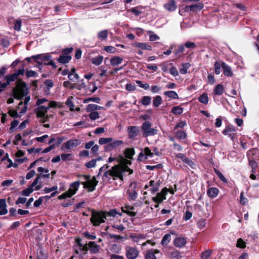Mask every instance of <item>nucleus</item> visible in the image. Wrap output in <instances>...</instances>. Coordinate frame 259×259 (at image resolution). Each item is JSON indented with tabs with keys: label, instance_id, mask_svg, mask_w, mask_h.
<instances>
[{
	"label": "nucleus",
	"instance_id": "obj_1",
	"mask_svg": "<svg viewBox=\"0 0 259 259\" xmlns=\"http://www.w3.org/2000/svg\"><path fill=\"white\" fill-rule=\"evenodd\" d=\"M132 163L130 159H124L122 162L112 166L109 170L104 172L102 178L103 181L111 183V180H119L123 182L126 172L128 173V175H132L134 172V170L128 166Z\"/></svg>",
	"mask_w": 259,
	"mask_h": 259
},
{
	"label": "nucleus",
	"instance_id": "obj_2",
	"mask_svg": "<svg viewBox=\"0 0 259 259\" xmlns=\"http://www.w3.org/2000/svg\"><path fill=\"white\" fill-rule=\"evenodd\" d=\"M29 93V88L26 83L22 79L16 82V86L13 89V96L17 100H21L26 96Z\"/></svg>",
	"mask_w": 259,
	"mask_h": 259
},
{
	"label": "nucleus",
	"instance_id": "obj_3",
	"mask_svg": "<svg viewBox=\"0 0 259 259\" xmlns=\"http://www.w3.org/2000/svg\"><path fill=\"white\" fill-rule=\"evenodd\" d=\"M77 177L82 178L84 181H81V184L83 185L84 189H87L89 192H93L96 189V187L98 184V181L95 176H93L91 179V176L87 175H78Z\"/></svg>",
	"mask_w": 259,
	"mask_h": 259
},
{
	"label": "nucleus",
	"instance_id": "obj_4",
	"mask_svg": "<svg viewBox=\"0 0 259 259\" xmlns=\"http://www.w3.org/2000/svg\"><path fill=\"white\" fill-rule=\"evenodd\" d=\"M214 73L219 75L221 73V68L223 69V74L225 76L232 77L233 72L231 67L225 62L216 61L214 63Z\"/></svg>",
	"mask_w": 259,
	"mask_h": 259
},
{
	"label": "nucleus",
	"instance_id": "obj_5",
	"mask_svg": "<svg viewBox=\"0 0 259 259\" xmlns=\"http://www.w3.org/2000/svg\"><path fill=\"white\" fill-rule=\"evenodd\" d=\"M106 219L104 211L92 210V215L90 221L94 226H99L101 224L105 222Z\"/></svg>",
	"mask_w": 259,
	"mask_h": 259
},
{
	"label": "nucleus",
	"instance_id": "obj_6",
	"mask_svg": "<svg viewBox=\"0 0 259 259\" xmlns=\"http://www.w3.org/2000/svg\"><path fill=\"white\" fill-rule=\"evenodd\" d=\"M46 101H47V100L43 98L38 99L36 102V105L38 106V107L35 109V112L37 117L41 118L42 119H45L46 118H48V116L47 114V113L48 112V110L49 109V106L48 107L40 106L41 104Z\"/></svg>",
	"mask_w": 259,
	"mask_h": 259
},
{
	"label": "nucleus",
	"instance_id": "obj_7",
	"mask_svg": "<svg viewBox=\"0 0 259 259\" xmlns=\"http://www.w3.org/2000/svg\"><path fill=\"white\" fill-rule=\"evenodd\" d=\"M151 123L149 121H146L142 123L141 128L143 131V136L144 137L157 134V130L156 128H151Z\"/></svg>",
	"mask_w": 259,
	"mask_h": 259
},
{
	"label": "nucleus",
	"instance_id": "obj_8",
	"mask_svg": "<svg viewBox=\"0 0 259 259\" xmlns=\"http://www.w3.org/2000/svg\"><path fill=\"white\" fill-rule=\"evenodd\" d=\"M137 185L136 182H132L129 185L128 189L126 192L129 200L135 201L138 197V193L136 190Z\"/></svg>",
	"mask_w": 259,
	"mask_h": 259
},
{
	"label": "nucleus",
	"instance_id": "obj_9",
	"mask_svg": "<svg viewBox=\"0 0 259 259\" xmlns=\"http://www.w3.org/2000/svg\"><path fill=\"white\" fill-rule=\"evenodd\" d=\"M125 250V256L127 259H136L139 254L138 249L135 247L126 246Z\"/></svg>",
	"mask_w": 259,
	"mask_h": 259
},
{
	"label": "nucleus",
	"instance_id": "obj_10",
	"mask_svg": "<svg viewBox=\"0 0 259 259\" xmlns=\"http://www.w3.org/2000/svg\"><path fill=\"white\" fill-rule=\"evenodd\" d=\"M128 138L130 140H135L139 135L140 130L138 126L131 125L127 127Z\"/></svg>",
	"mask_w": 259,
	"mask_h": 259
},
{
	"label": "nucleus",
	"instance_id": "obj_11",
	"mask_svg": "<svg viewBox=\"0 0 259 259\" xmlns=\"http://www.w3.org/2000/svg\"><path fill=\"white\" fill-rule=\"evenodd\" d=\"M204 7L203 4L198 3L190 6H186L184 8V11L186 12H197L201 10Z\"/></svg>",
	"mask_w": 259,
	"mask_h": 259
},
{
	"label": "nucleus",
	"instance_id": "obj_12",
	"mask_svg": "<svg viewBox=\"0 0 259 259\" xmlns=\"http://www.w3.org/2000/svg\"><path fill=\"white\" fill-rule=\"evenodd\" d=\"M64 138L57 137L56 138L51 137L50 138V151L56 147H59L62 143Z\"/></svg>",
	"mask_w": 259,
	"mask_h": 259
},
{
	"label": "nucleus",
	"instance_id": "obj_13",
	"mask_svg": "<svg viewBox=\"0 0 259 259\" xmlns=\"http://www.w3.org/2000/svg\"><path fill=\"white\" fill-rule=\"evenodd\" d=\"M207 183L209 184V182L208 181ZM209 186V185H208ZM219 190L216 187H209L208 186V189L207 190V195L211 198H215L219 194Z\"/></svg>",
	"mask_w": 259,
	"mask_h": 259
},
{
	"label": "nucleus",
	"instance_id": "obj_14",
	"mask_svg": "<svg viewBox=\"0 0 259 259\" xmlns=\"http://www.w3.org/2000/svg\"><path fill=\"white\" fill-rule=\"evenodd\" d=\"M88 246L90 253L92 254H96L100 250V246L94 241H90L88 243Z\"/></svg>",
	"mask_w": 259,
	"mask_h": 259
},
{
	"label": "nucleus",
	"instance_id": "obj_15",
	"mask_svg": "<svg viewBox=\"0 0 259 259\" xmlns=\"http://www.w3.org/2000/svg\"><path fill=\"white\" fill-rule=\"evenodd\" d=\"M32 58L38 63H41L42 62L49 60V55L47 54H38L37 55L32 56Z\"/></svg>",
	"mask_w": 259,
	"mask_h": 259
},
{
	"label": "nucleus",
	"instance_id": "obj_16",
	"mask_svg": "<svg viewBox=\"0 0 259 259\" xmlns=\"http://www.w3.org/2000/svg\"><path fill=\"white\" fill-rule=\"evenodd\" d=\"M187 243V240L186 238L179 237L176 238L174 241V244L177 247H182L185 245Z\"/></svg>",
	"mask_w": 259,
	"mask_h": 259
},
{
	"label": "nucleus",
	"instance_id": "obj_17",
	"mask_svg": "<svg viewBox=\"0 0 259 259\" xmlns=\"http://www.w3.org/2000/svg\"><path fill=\"white\" fill-rule=\"evenodd\" d=\"M79 140L71 139L64 143L63 145L67 149H70L71 148L76 147L78 145H79Z\"/></svg>",
	"mask_w": 259,
	"mask_h": 259
},
{
	"label": "nucleus",
	"instance_id": "obj_18",
	"mask_svg": "<svg viewBox=\"0 0 259 259\" xmlns=\"http://www.w3.org/2000/svg\"><path fill=\"white\" fill-rule=\"evenodd\" d=\"M165 9L168 11L172 12L176 10L177 5L175 0H169L168 2L164 5Z\"/></svg>",
	"mask_w": 259,
	"mask_h": 259
},
{
	"label": "nucleus",
	"instance_id": "obj_19",
	"mask_svg": "<svg viewBox=\"0 0 259 259\" xmlns=\"http://www.w3.org/2000/svg\"><path fill=\"white\" fill-rule=\"evenodd\" d=\"M160 251L158 249L148 250L145 255V259H156L155 254L159 253Z\"/></svg>",
	"mask_w": 259,
	"mask_h": 259
},
{
	"label": "nucleus",
	"instance_id": "obj_20",
	"mask_svg": "<svg viewBox=\"0 0 259 259\" xmlns=\"http://www.w3.org/2000/svg\"><path fill=\"white\" fill-rule=\"evenodd\" d=\"M6 200L5 199H0V215L6 214L8 213Z\"/></svg>",
	"mask_w": 259,
	"mask_h": 259
},
{
	"label": "nucleus",
	"instance_id": "obj_21",
	"mask_svg": "<svg viewBox=\"0 0 259 259\" xmlns=\"http://www.w3.org/2000/svg\"><path fill=\"white\" fill-rule=\"evenodd\" d=\"M81 182L77 181L74 182L70 185L68 190H70L73 195H75L76 192L78 191Z\"/></svg>",
	"mask_w": 259,
	"mask_h": 259
},
{
	"label": "nucleus",
	"instance_id": "obj_22",
	"mask_svg": "<svg viewBox=\"0 0 259 259\" xmlns=\"http://www.w3.org/2000/svg\"><path fill=\"white\" fill-rule=\"evenodd\" d=\"M125 157L128 159H132L133 156L135 154L134 148H126L123 152Z\"/></svg>",
	"mask_w": 259,
	"mask_h": 259
},
{
	"label": "nucleus",
	"instance_id": "obj_23",
	"mask_svg": "<svg viewBox=\"0 0 259 259\" xmlns=\"http://www.w3.org/2000/svg\"><path fill=\"white\" fill-rule=\"evenodd\" d=\"M185 50L184 46L183 44L179 45L178 48L174 51L175 55L177 58H180L182 57V54H183Z\"/></svg>",
	"mask_w": 259,
	"mask_h": 259
},
{
	"label": "nucleus",
	"instance_id": "obj_24",
	"mask_svg": "<svg viewBox=\"0 0 259 259\" xmlns=\"http://www.w3.org/2000/svg\"><path fill=\"white\" fill-rule=\"evenodd\" d=\"M103 109V107L94 104H90L87 105L86 111L89 112L92 111H96V110H100Z\"/></svg>",
	"mask_w": 259,
	"mask_h": 259
},
{
	"label": "nucleus",
	"instance_id": "obj_25",
	"mask_svg": "<svg viewBox=\"0 0 259 259\" xmlns=\"http://www.w3.org/2000/svg\"><path fill=\"white\" fill-rule=\"evenodd\" d=\"M257 150L256 148H251L247 152V157L248 159H255Z\"/></svg>",
	"mask_w": 259,
	"mask_h": 259
},
{
	"label": "nucleus",
	"instance_id": "obj_26",
	"mask_svg": "<svg viewBox=\"0 0 259 259\" xmlns=\"http://www.w3.org/2000/svg\"><path fill=\"white\" fill-rule=\"evenodd\" d=\"M123 61V58L119 56H114L110 59V64L112 66H116Z\"/></svg>",
	"mask_w": 259,
	"mask_h": 259
},
{
	"label": "nucleus",
	"instance_id": "obj_27",
	"mask_svg": "<svg viewBox=\"0 0 259 259\" xmlns=\"http://www.w3.org/2000/svg\"><path fill=\"white\" fill-rule=\"evenodd\" d=\"M224 91V86L222 84L219 83L214 87L213 89V94L215 95L221 96L223 94Z\"/></svg>",
	"mask_w": 259,
	"mask_h": 259
},
{
	"label": "nucleus",
	"instance_id": "obj_28",
	"mask_svg": "<svg viewBox=\"0 0 259 259\" xmlns=\"http://www.w3.org/2000/svg\"><path fill=\"white\" fill-rule=\"evenodd\" d=\"M135 47L140 48L142 50H146L149 51L152 50V47L145 42H136L135 44Z\"/></svg>",
	"mask_w": 259,
	"mask_h": 259
},
{
	"label": "nucleus",
	"instance_id": "obj_29",
	"mask_svg": "<svg viewBox=\"0 0 259 259\" xmlns=\"http://www.w3.org/2000/svg\"><path fill=\"white\" fill-rule=\"evenodd\" d=\"M71 59L72 56H65L61 54L57 60L59 63L64 64L68 63Z\"/></svg>",
	"mask_w": 259,
	"mask_h": 259
},
{
	"label": "nucleus",
	"instance_id": "obj_30",
	"mask_svg": "<svg viewBox=\"0 0 259 259\" xmlns=\"http://www.w3.org/2000/svg\"><path fill=\"white\" fill-rule=\"evenodd\" d=\"M164 95L168 98L172 99H178L179 96L178 94L174 91H168L164 92Z\"/></svg>",
	"mask_w": 259,
	"mask_h": 259
},
{
	"label": "nucleus",
	"instance_id": "obj_31",
	"mask_svg": "<svg viewBox=\"0 0 259 259\" xmlns=\"http://www.w3.org/2000/svg\"><path fill=\"white\" fill-rule=\"evenodd\" d=\"M166 199V196H163L162 194L158 193L155 197L152 198V200L157 204H160Z\"/></svg>",
	"mask_w": 259,
	"mask_h": 259
},
{
	"label": "nucleus",
	"instance_id": "obj_32",
	"mask_svg": "<svg viewBox=\"0 0 259 259\" xmlns=\"http://www.w3.org/2000/svg\"><path fill=\"white\" fill-rule=\"evenodd\" d=\"M70 190H67L65 192L63 193L61 195L58 196L57 198L59 200L66 199L67 198H70L74 195L70 192Z\"/></svg>",
	"mask_w": 259,
	"mask_h": 259
},
{
	"label": "nucleus",
	"instance_id": "obj_33",
	"mask_svg": "<svg viewBox=\"0 0 259 259\" xmlns=\"http://www.w3.org/2000/svg\"><path fill=\"white\" fill-rule=\"evenodd\" d=\"M169 257L170 259H181L182 256L179 251L174 250L169 253Z\"/></svg>",
	"mask_w": 259,
	"mask_h": 259
},
{
	"label": "nucleus",
	"instance_id": "obj_34",
	"mask_svg": "<svg viewBox=\"0 0 259 259\" xmlns=\"http://www.w3.org/2000/svg\"><path fill=\"white\" fill-rule=\"evenodd\" d=\"M170 235L169 234H166L162 237L161 244H162V245L165 246L170 242Z\"/></svg>",
	"mask_w": 259,
	"mask_h": 259
},
{
	"label": "nucleus",
	"instance_id": "obj_35",
	"mask_svg": "<svg viewBox=\"0 0 259 259\" xmlns=\"http://www.w3.org/2000/svg\"><path fill=\"white\" fill-rule=\"evenodd\" d=\"M109 249L114 253H119L121 251V246L117 244H113L111 245Z\"/></svg>",
	"mask_w": 259,
	"mask_h": 259
},
{
	"label": "nucleus",
	"instance_id": "obj_36",
	"mask_svg": "<svg viewBox=\"0 0 259 259\" xmlns=\"http://www.w3.org/2000/svg\"><path fill=\"white\" fill-rule=\"evenodd\" d=\"M236 127L234 126L229 124L226 126L225 130L222 132V133L224 135H228L229 132H236Z\"/></svg>",
	"mask_w": 259,
	"mask_h": 259
},
{
	"label": "nucleus",
	"instance_id": "obj_37",
	"mask_svg": "<svg viewBox=\"0 0 259 259\" xmlns=\"http://www.w3.org/2000/svg\"><path fill=\"white\" fill-rule=\"evenodd\" d=\"M198 101L203 104H207L209 101L207 94L206 93H203L198 98Z\"/></svg>",
	"mask_w": 259,
	"mask_h": 259
},
{
	"label": "nucleus",
	"instance_id": "obj_38",
	"mask_svg": "<svg viewBox=\"0 0 259 259\" xmlns=\"http://www.w3.org/2000/svg\"><path fill=\"white\" fill-rule=\"evenodd\" d=\"M151 99L152 98L149 96H143L140 103L144 106H148L151 103Z\"/></svg>",
	"mask_w": 259,
	"mask_h": 259
},
{
	"label": "nucleus",
	"instance_id": "obj_39",
	"mask_svg": "<svg viewBox=\"0 0 259 259\" xmlns=\"http://www.w3.org/2000/svg\"><path fill=\"white\" fill-rule=\"evenodd\" d=\"M162 98L160 96L157 95L154 98L153 100V105L154 107H158L162 103Z\"/></svg>",
	"mask_w": 259,
	"mask_h": 259
},
{
	"label": "nucleus",
	"instance_id": "obj_40",
	"mask_svg": "<svg viewBox=\"0 0 259 259\" xmlns=\"http://www.w3.org/2000/svg\"><path fill=\"white\" fill-rule=\"evenodd\" d=\"M183 112V108L179 106H174L171 110V112L175 115H181Z\"/></svg>",
	"mask_w": 259,
	"mask_h": 259
},
{
	"label": "nucleus",
	"instance_id": "obj_41",
	"mask_svg": "<svg viewBox=\"0 0 259 259\" xmlns=\"http://www.w3.org/2000/svg\"><path fill=\"white\" fill-rule=\"evenodd\" d=\"M104 59L103 56L100 55L95 58H93L92 59V63L95 65L98 66L100 65Z\"/></svg>",
	"mask_w": 259,
	"mask_h": 259
},
{
	"label": "nucleus",
	"instance_id": "obj_42",
	"mask_svg": "<svg viewBox=\"0 0 259 259\" xmlns=\"http://www.w3.org/2000/svg\"><path fill=\"white\" fill-rule=\"evenodd\" d=\"M191 65L189 63H183L182 67L180 68V72L183 74L187 73L188 69L190 68Z\"/></svg>",
	"mask_w": 259,
	"mask_h": 259
},
{
	"label": "nucleus",
	"instance_id": "obj_43",
	"mask_svg": "<svg viewBox=\"0 0 259 259\" xmlns=\"http://www.w3.org/2000/svg\"><path fill=\"white\" fill-rule=\"evenodd\" d=\"M214 171L219 179L225 184H228V180L226 179L223 174L218 169L214 168Z\"/></svg>",
	"mask_w": 259,
	"mask_h": 259
},
{
	"label": "nucleus",
	"instance_id": "obj_44",
	"mask_svg": "<svg viewBox=\"0 0 259 259\" xmlns=\"http://www.w3.org/2000/svg\"><path fill=\"white\" fill-rule=\"evenodd\" d=\"M108 36V31L107 30H104L100 31L98 33V37L101 40H105L107 39Z\"/></svg>",
	"mask_w": 259,
	"mask_h": 259
},
{
	"label": "nucleus",
	"instance_id": "obj_45",
	"mask_svg": "<svg viewBox=\"0 0 259 259\" xmlns=\"http://www.w3.org/2000/svg\"><path fill=\"white\" fill-rule=\"evenodd\" d=\"M175 134L177 138L180 140H184L187 137V134L184 131H178L176 132Z\"/></svg>",
	"mask_w": 259,
	"mask_h": 259
},
{
	"label": "nucleus",
	"instance_id": "obj_46",
	"mask_svg": "<svg viewBox=\"0 0 259 259\" xmlns=\"http://www.w3.org/2000/svg\"><path fill=\"white\" fill-rule=\"evenodd\" d=\"M236 246L237 248L244 249L246 246V243L242 238H240L237 239Z\"/></svg>",
	"mask_w": 259,
	"mask_h": 259
},
{
	"label": "nucleus",
	"instance_id": "obj_47",
	"mask_svg": "<svg viewBox=\"0 0 259 259\" xmlns=\"http://www.w3.org/2000/svg\"><path fill=\"white\" fill-rule=\"evenodd\" d=\"M73 51V47L67 48L62 50L61 55L65 56H71L70 55Z\"/></svg>",
	"mask_w": 259,
	"mask_h": 259
},
{
	"label": "nucleus",
	"instance_id": "obj_48",
	"mask_svg": "<svg viewBox=\"0 0 259 259\" xmlns=\"http://www.w3.org/2000/svg\"><path fill=\"white\" fill-rule=\"evenodd\" d=\"M104 213L106 219H107V217H115L117 214H118L116 209H111L109 211H104Z\"/></svg>",
	"mask_w": 259,
	"mask_h": 259
},
{
	"label": "nucleus",
	"instance_id": "obj_49",
	"mask_svg": "<svg viewBox=\"0 0 259 259\" xmlns=\"http://www.w3.org/2000/svg\"><path fill=\"white\" fill-rule=\"evenodd\" d=\"M113 141L112 138H101L99 140V143L100 145H104L106 144H109Z\"/></svg>",
	"mask_w": 259,
	"mask_h": 259
},
{
	"label": "nucleus",
	"instance_id": "obj_50",
	"mask_svg": "<svg viewBox=\"0 0 259 259\" xmlns=\"http://www.w3.org/2000/svg\"><path fill=\"white\" fill-rule=\"evenodd\" d=\"M212 253V251L210 249L206 250L201 253V259H208Z\"/></svg>",
	"mask_w": 259,
	"mask_h": 259
},
{
	"label": "nucleus",
	"instance_id": "obj_51",
	"mask_svg": "<svg viewBox=\"0 0 259 259\" xmlns=\"http://www.w3.org/2000/svg\"><path fill=\"white\" fill-rule=\"evenodd\" d=\"M101 99L99 97H90L84 100L83 103H87L89 102H94L97 103H100Z\"/></svg>",
	"mask_w": 259,
	"mask_h": 259
},
{
	"label": "nucleus",
	"instance_id": "obj_52",
	"mask_svg": "<svg viewBox=\"0 0 259 259\" xmlns=\"http://www.w3.org/2000/svg\"><path fill=\"white\" fill-rule=\"evenodd\" d=\"M111 146L113 149V150L115 148H116L117 147L123 144V142L122 140H115L114 141H112L110 143Z\"/></svg>",
	"mask_w": 259,
	"mask_h": 259
},
{
	"label": "nucleus",
	"instance_id": "obj_53",
	"mask_svg": "<svg viewBox=\"0 0 259 259\" xmlns=\"http://www.w3.org/2000/svg\"><path fill=\"white\" fill-rule=\"evenodd\" d=\"M33 191V189L32 188V187L29 186L27 188L25 189V190H23L21 194V195L25 196H28Z\"/></svg>",
	"mask_w": 259,
	"mask_h": 259
},
{
	"label": "nucleus",
	"instance_id": "obj_54",
	"mask_svg": "<svg viewBox=\"0 0 259 259\" xmlns=\"http://www.w3.org/2000/svg\"><path fill=\"white\" fill-rule=\"evenodd\" d=\"M40 177H44V178H45V177H49V175H47V174H45V175L40 174V176H38V177H37L34 179V180L33 181V183L31 184V185L30 186V187H32V188H33V187L35 186L38 184V180H39V179H40Z\"/></svg>",
	"mask_w": 259,
	"mask_h": 259
},
{
	"label": "nucleus",
	"instance_id": "obj_55",
	"mask_svg": "<svg viewBox=\"0 0 259 259\" xmlns=\"http://www.w3.org/2000/svg\"><path fill=\"white\" fill-rule=\"evenodd\" d=\"M90 114L89 115L90 118L92 120H95L100 118L99 113L97 111H92L90 112Z\"/></svg>",
	"mask_w": 259,
	"mask_h": 259
},
{
	"label": "nucleus",
	"instance_id": "obj_56",
	"mask_svg": "<svg viewBox=\"0 0 259 259\" xmlns=\"http://www.w3.org/2000/svg\"><path fill=\"white\" fill-rule=\"evenodd\" d=\"M139 7H136L135 8H133L131 9L128 10V11L131 12L132 13L134 14L136 16H139L142 14V12L139 10Z\"/></svg>",
	"mask_w": 259,
	"mask_h": 259
},
{
	"label": "nucleus",
	"instance_id": "obj_57",
	"mask_svg": "<svg viewBox=\"0 0 259 259\" xmlns=\"http://www.w3.org/2000/svg\"><path fill=\"white\" fill-rule=\"evenodd\" d=\"M248 202V200L246 198L244 197V193L243 192H241L240 193V203L241 204L245 205H246Z\"/></svg>",
	"mask_w": 259,
	"mask_h": 259
},
{
	"label": "nucleus",
	"instance_id": "obj_58",
	"mask_svg": "<svg viewBox=\"0 0 259 259\" xmlns=\"http://www.w3.org/2000/svg\"><path fill=\"white\" fill-rule=\"evenodd\" d=\"M96 162L97 160L93 159L90 160V161L85 163V166L88 168L94 167L96 165Z\"/></svg>",
	"mask_w": 259,
	"mask_h": 259
},
{
	"label": "nucleus",
	"instance_id": "obj_59",
	"mask_svg": "<svg viewBox=\"0 0 259 259\" xmlns=\"http://www.w3.org/2000/svg\"><path fill=\"white\" fill-rule=\"evenodd\" d=\"M183 45L184 47L188 49H194L196 48V45L194 42L189 41L186 42Z\"/></svg>",
	"mask_w": 259,
	"mask_h": 259
},
{
	"label": "nucleus",
	"instance_id": "obj_60",
	"mask_svg": "<svg viewBox=\"0 0 259 259\" xmlns=\"http://www.w3.org/2000/svg\"><path fill=\"white\" fill-rule=\"evenodd\" d=\"M136 82L140 88H143L145 90H147L150 88V85L148 83H145L144 84L141 80H136Z\"/></svg>",
	"mask_w": 259,
	"mask_h": 259
},
{
	"label": "nucleus",
	"instance_id": "obj_61",
	"mask_svg": "<svg viewBox=\"0 0 259 259\" xmlns=\"http://www.w3.org/2000/svg\"><path fill=\"white\" fill-rule=\"evenodd\" d=\"M143 152L145 153L147 157H152L153 156L154 153H152L151 150L148 147H146L144 149Z\"/></svg>",
	"mask_w": 259,
	"mask_h": 259
},
{
	"label": "nucleus",
	"instance_id": "obj_62",
	"mask_svg": "<svg viewBox=\"0 0 259 259\" xmlns=\"http://www.w3.org/2000/svg\"><path fill=\"white\" fill-rule=\"evenodd\" d=\"M104 50L109 53H114L115 52L116 49L113 46H106L104 47Z\"/></svg>",
	"mask_w": 259,
	"mask_h": 259
},
{
	"label": "nucleus",
	"instance_id": "obj_63",
	"mask_svg": "<svg viewBox=\"0 0 259 259\" xmlns=\"http://www.w3.org/2000/svg\"><path fill=\"white\" fill-rule=\"evenodd\" d=\"M21 20H17L14 24V28L15 30L17 31H20L21 30Z\"/></svg>",
	"mask_w": 259,
	"mask_h": 259
},
{
	"label": "nucleus",
	"instance_id": "obj_64",
	"mask_svg": "<svg viewBox=\"0 0 259 259\" xmlns=\"http://www.w3.org/2000/svg\"><path fill=\"white\" fill-rule=\"evenodd\" d=\"M9 114L13 118H19L20 115L18 114L17 111L15 110H10L8 112Z\"/></svg>",
	"mask_w": 259,
	"mask_h": 259
}]
</instances>
